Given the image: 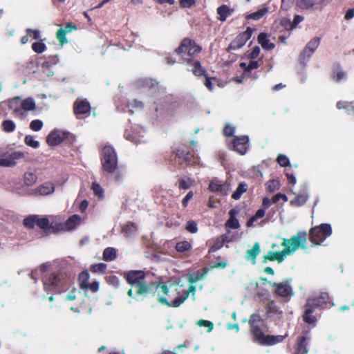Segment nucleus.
I'll return each instance as SVG.
<instances>
[{
	"label": "nucleus",
	"instance_id": "f257e3e1",
	"mask_svg": "<svg viewBox=\"0 0 354 354\" xmlns=\"http://www.w3.org/2000/svg\"><path fill=\"white\" fill-rule=\"evenodd\" d=\"M307 232L299 230L297 234L292 236L290 239H283L281 245L284 246L282 251H268L263 257L262 263H266L268 261H277L282 263L287 255L292 254L299 248H306Z\"/></svg>",
	"mask_w": 354,
	"mask_h": 354
},
{
	"label": "nucleus",
	"instance_id": "f03ea898",
	"mask_svg": "<svg viewBox=\"0 0 354 354\" xmlns=\"http://www.w3.org/2000/svg\"><path fill=\"white\" fill-rule=\"evenodd\" d=\"M127 281L131 288L127 291V295L131 298L135 296L146 297L152 290L153 286L145 283V274L140 270H132L127 274Z\"/></svg>",
	"mask_w": 354,
	"mask_h": 354
},
{
	"label": "nucleus",
	"instance_id": "7ed1b4c3",
	"mask_svg": "<svg viewBox=\"0 0 354 354\" xmlns=\"http://www.w3.org/2000/svg\"><path fill=\"white\" fill-rule=\"evenodd\" d=\"M189 281L192 283L189 285L188 290L186 292L185 295L176 297L171 302H169L166 299L165 296L168 295L169 289L167 286L165 284L159 283L156 286V290L157 291L158 295V301L162 305H165L168 307L177 308L179 307L181 304H183L186 299L188 298L189 294H192V296H194L196 292V287L193 285L195 281L191 277L189 279Z\"/></svg>",
	"mask_w": 354,
	"mask_h": 354
},
{
	"label": "nucleus",
	"instance_id": "20e7f679",
	"mask_svg": "<svg viewBox=\"0 0 354 354\" xmlns=\"http://www.w3.org/2000/svg\"><path fill=\"white\" fill-rule=\"evenodd\" d=\"M102 165L104 171L113 173L118 167V158L115 150L110 146H106L102 149Z\"/></svg>",
	"mask_w": 354,
	"mask_h": 354
},
{
	"label": "nucleus",
	"instance_id": "39448f33",
	"mask_svg": "<svg viewBox=\"0 0 354 354\" xmlns=\"http://www.w3.org/2000/svg\"><path fill=\"white\" fill-rule=\"evenodd\" d=\"M332 234L330 224L323 223L313 227L309 232V239L315 245H320L326 238Z\"/></svg>",
	"mask_w": 354,
	"mask_h": 354
},
{
	"label": "nucleus",
	"instance_id": "423d86ee",
	"mask_svg": "<svg viewBox=\"0 0 354 354\" xmlns=\"http://www.w3.org/2000/svg\"><path fill=\"white\" fill-rule=\"evenodd\" d=\"M227 147L240 155H245L249 147V138L247 136H235L228 142Z\"/></svg>",
	"mask_w": 354,
	"mask_h": 354
},
{
	"label": "nucleus",
	"instance_id": "0eeeda50",
	"mask_svg": "<svg viewBox=\"0 0 354 354\" xmlns=\"http://www.w3.org/2000/svg\"><path fill=\"white\" fill-rule=\"evenodd\" d=\"M250 323L251 324V333L254 336V337L259 340L263 342L268 344H274L277 342H279L283 340L284 337L283 336H273V335H268L264 338V334L262 332L261 329L254 325L252 319H250Z\"/></svg>",
	"mask_w": 354,
	"mask_h": 354
},
{
	"label": "nucleus",
	"instance_id": "6e6552de",
	"mask_svg": "<svg viewBox=\"0 0 354 354\" xmlns=\"http://www.w3.org/2000/svg\"><path fill=\"white\" fill-rule=\"evenodd\" d=\"M252 34V29L248 27L245 31L236 36V37L230 43V46H228V49L237 50L241 48L251 37Z\"/></svg>",
	"mask_w": 354,
	"mask_h": 354
},
{
	"label": "nucleus",
	"instance_id": "1a4fd4ad",
	"mask_svg": "<svg viewBox=\"0 0 354 354\" xmlns=\"http://www.w3.org/2000/svg\"><path fill=\"white\" fill-rule=\"evenodd\" d=\"M292 279H288L283 282L271 283V286L275 288V293L282 297H288L292 295V289L290 285Z\"/></svg>",
	"mask_w": 354,
	"mask_h": 354
},
{
	"label": "nucleus",
	"instance_id": "9d476101",
	"mask_svg": "<svg viewBox=\"0 0 354 354\" xmlns=\"http://www.w3.org/2000/svg\"><path fill=\"white\" fill-rule=\"evenodd\" d=\"M24 153L21 151H16L11 153H5L0 158V166L12 167L17 163V160L23 158Z\"/></svg>",
	"mask_w": 354,
	"mask_h": 354
},
{
	"label": "nucleus",
	"instance_id": "9b49d317",
	"mask_svg": "<svg viewBox=\"0 0 354 354\" xmlns=\"http://www.w3.org/2000/svg\"><path fill=\"white\" fill-rule=\"evenodd\" d=\"M328 300V295L326 292H322L318 296L310 297L306 304V306L315 310L316 307H326Z\"/></svg>",
	"mask_w": 354,
	"mask_h": 354
},
{
	"label": "nucleus",
	"instance_id": "f8f14e48",
	"mask_svg": "<svg viewBox=\"0 0 354 354\" xmlns=\"http://www.w3.org/2000/svg\"><path fill=\"white\" fill-rule=\"evenodd\" d=\"M230 188V184L227 181L221 183L218 179L211 180L209 185V189L210 192H217L221 196H227Z\"/></svg>",
	"mask_w": 354,
	"mask_h": 354
},
{
	"label": "nucleus",
	"instance_id": "ddd939ff",
	"mask_svg": "<svg viewBox=\"0 0 354 354\" xmlns=\"http://www.w3.org/2000/svg\"><path fill=\"white\" fill-rule=\"evenodd\" d=\"M320 42L319 37H315L313 38L306 44V47L300 54V59L303 62L308 59L318 48Z\"/></svg>",
	"mask_w": 354,
	"mask_h": 354
},
{
	"label": "nucleus",
	"instance_id": "4468645a",
	"mask_svg": "<svg viewBox=\"0 0 354 354\" xmlns=\"http://www.w3.org/2000/svg\"><path fill=\"white\" fill-rule=\"evenodd\" d=\"M91 111V104L86 99H77L73 104V112L78 118L79 115L88 113Z\"/></svg>",
	"mask_w": 354,
	"mask_h": 354
},
{
	"label": "nucleus",
	"instance_id": "2eb2a0df",
	"mask_svg": "<svg viewBox=\"0 0 354 354\" xmlns=\"http://www.w3.org/2000/svg\"><path fill=\"white\" fill-rule=\"evenodd\" d=\"M186 47H189V56L191 57L197 55L201 50V48L198 46L194 41L191 40L189 38H185L183 39L178 47V50H182Z\"/></svg>",
	"mask_w": 354,
	"mask_h": 354
},
{
	"label": "nucleus",
	"instance_id": "dca6fc26",
	"mask_svg": "<svg viewBox=\"0 0 354 354\" xmlns=\"http://www.w3.org/2000/svg\"><path fill=\"white\" fill-rule=\"evenodd\" d=\"M82 223V218L77 214H74L68 218L64 223L60 224V229L62 230H73Z\"/></svg>",
	"mask_w": 354,
	"mask_h": 354
},
{
	"label": "nucleus",
	"instance_id": "f3484780",
	"mask_svg": "<svg viewBox=\"0 0 354 354\" xmlns=\"http://www.w3.org/2000/svg\"><path fill=\"white\" fill-rule=\"evenodd\" d=\"M66 134L59 130H54L47 137V142L49 145L56 146L59 145L65 138Z\"/></svg>",
	"mask_w": 354,
	"mask_h": 354
},
{
	"label": "nucleus",
	"instance_id": "a211bd4d",
	"mask_svg": "<svg viewBox=\"0 0 354 354\" xmlns=\"http://www.w3.org/2000/svg\"><path fill=\"white\" fill-rule=\"evenodd\" d=\"M21 97H15L12 99L9 100L8 106L13 111V113L18 117L24 118L26 117L25 113L22 111L21 106Z\"/></svg>",
	"mask_w": 354,
	"mask_h": 354
},
{
	"label": "nucleus",
	"instance_id": "6ab92c4d",
	"mask_svg": "<svg viewBox=\"0 0 354 354\" xmlns=\"http://www.w3.org/2000/svg\"><path fill=\"white\" fill-rule=\"evenodd\" d=\"M260 252V245L258 242H256L251 249L246 250L245 259L250 260L252 264H255L257 257L259 254Z\"/></svg>",
	"mask_w": 354,
	"mask_h": 354
},
{
	"label": "nucleus",
	"instance_id": "aec40b11",
	"mask_svg": "<svg viewBox=\"0 0 354 354\" xmlns=\"http://www.w3.org/2000/svg\"><path fill=\"white\" fill-rule=\"evenodd\" d=\"M258 41L262 46V48L265 50H270L273 49L275 47L274 43L270 41L268 38L267 34L264 32H261L258 36Z\"/></svg>",
	"mask_w": 354,
	"mask_h": 354
},
{
	"label": "nucleus",
	"instance_id": "412c9836",
	"mask_svg": "<svg viewBox=\"0 0 354 354\" xmlns=\"http://www.w3.org/2000/svg\"><path fill=\"white\" fill-rule=\"evenodd\" d=\"M187 64L192 66L193 68L192 69V73L196 75L201 77L202 75H206L205 70L201 66L200 62L198 61H193L190 59H187Z\"/></svg>",
	"mask_w": 354,
	"mask_h": 354
},
{
	"label": "nucleus",
	"instance_id": "4be33fe9",
	"mask_svg": "<svg viewBox=\"0 0 354 354\" xmlns=\"http://www.w3.org/2000/svg\"><path fill=\"white\" fill-rule=\"evenodd\" d=\"M237 214V211L234 209H232L230 212V218L227 221L225 225L226 227L231 229H238L240 227L239 221L235 218V215Z\"/></svg>",
	"mask_w": 354,
	"mask_h": 354
},
{
	"label": "nucleus",
	"instance_id": "5701e85b",
	"mask_svg": "<svg viewBox=\"0 0 354 354\" xmlns=\"http://www.w3.org/2000/svg\"><path fill=\"white\" fill-rule=\"evenodd\" d=\"M233 12V10L226 5H222L217 8V13L219 15L218 19L221 21L226 20L228 16H230Z\"/></svg>",
	"mask_w": 354,
	"mask_h": 354
},
{
	"label": "nucleus",
	"instance_id": "b1692460",
	"mask_svg": "<svg viewBox=\"0 0 354 354\" xmlns=\"http://www.w3.org/2000/svg\"><path fill=\"white\" fill-rule=\"evenodd\" d=\"M21 106L22 111L24 112L35 111L36 109L35 102L32 97H27L25 100H22L21 102Z\"/></svg>",
	"mask_w": 354,
	"mask_h": 354
},
{
	"label": "nucleus",
	"instance_id": "393cba45",
	"mask_svg": "<svg viewBox=\"0 0 354 354\" xmlns=\"http://www.w3.org/2000/svg\"><path fill=\"white\" fill-rule=\"evenodd\" d=\"M38 192L41 195H48L55 191V186L53 183L47 182L37 188Z\"/></svg>",
	"mask_w": 354,
	"mask_h": 354
},
{
	"label": "nucleus",
	"instance_id": "a878e982",
	"mask_svg": "<svg viewBox=\"0 0 354 354\" xmlns=\"http://www.w3.org/2000/svg\"><path fill=\"white\" fill-rule=\"evenodd\" d=\"M306 337H301L298 339L297 353L296 354H308Z\"/></svg>",
	"mask_w": 354,
	"mask_h": 354
},
{
	"label": "nucleus",
	"instance_id": "bb28decb",
	"mask_svg": "<svg viewBox=\"0 0 354 354\" xmlns=\"http://www.w3.org/2000/svg\"><path fill=\"white\" fill-rule=\"evenodd\" d=\"M314 312L313 309L306 306V310L304 314L303 315L304 321L309 324H314L317 322V319L315 316L312 315V313Z\"/></svg>",
	"mask_w": 354,
	"mask_h": 354
},
{
	"label": "nucleus",
	"instance_id": "cd10ccee",
	"mask_svg": "<svg viewBox=\"0 0 354 354\" xmlns=\"http://www.w3.org/2000/svg\"><path fill=\"white\" fill-rule=\"evenodd\" d=\"M117 257L116 250L113 248H106L103 252V259L106 261H111Z\"/></svg>",
	"mask_w": 354,
	"mask_h": 354
},
{
	"label": "nucleus",
	"instance_id": "c85d7f7f",
	"mask_svg": "<svg viewBox=\"0 0 354 354\" xmlns=\"http://www.w3.org/2000/svg\"><path fill=\"white\" fill-rule=\"evenodd\" d=\"M61 280L59 274H53L46 280L44 283L45 288L47 286L57 287Z\"/></svg>",
	"mask_w": 354,
	"mask_h": 354
},
{
	"label": "nucleus",
	"instance_id": "c756f323",
	"mask_svg": "<svg viewBox=\"0 0 354 354\" xmlns=\"http://www.w3.org/2000/svg\"><path fill=\"white\" fill-rule=\"evenodd\" d=\"M248 186L245 183H239L236 191L232 194V198L234 200H238L241 198L243 193L247 191Z\"/></svg>",
	"mask_w": 354,
	"mask_h": 354
},
{
	"label": "nucleus",
	"instance_id": "7c9ffc66",
	"mask_svg": "<svg viewBox=\"0 0 354 354\" xmlns=\"http://www.w3.org/2000/svg\"><path fill=\"white\" fill-rule=\"evenodd\" d=\"M89 274L88 271L82 272L79 275L80 286L82 289H85L88 284Z\"/></svg>",
	"mask_w": 354,
	"mask_h": 354
},
{
	"label": "nucleus",
	"instance_id": "2f4dec72",
	"mask_svg": "<svg viewBox=\"0 0 354 354\" xmlns=\"http://www.w3.org/2000/svg\"><path fill=\"white\" fill-rule=\"evenodd\" d=\"M37 180V175L34 172L28 171V172L25 173L24 181L27 185H28V186L32 185L33 184H35L36 183Z\"/></svg>",
	"mask_w": 354,
	"mask_h": 354
},
{
	"label": "nucleus",
	"instance_id": "473e14b6",
	"mask_svg": "<svg viewBox=\"0 0 354 354\" xmlns=\"http://www.w3.org/2000/svg\"><path fill=\"white\" fill-rule=\"evenodd\" d=\"M297 6L301 9H309L316 3L315 0H297Z\"/></svg>",
	"mask_w": 354,
	"mask_h": 354
},
{
	"label": "nucleus",
	"instance_id": "72a5a7b5",
	"mask_svg": "<svg viewBox=\"0 0 354 354\" xmlns=\"http://www.w3.org/2000/svg\"><path fill=\"white\" fill-rule=\"evenodd\" d=\"M2 127L4 131L11 133L15 130L16 125L12 120H6L2 122Z\"/></svg>",
	"mask_w": 354,
	"mask_h": 354
},
{
	"label": "nucleus",
	"instance_id": "f704fd0d",
	"mask_svg": "<svg viewBox=\"0 0 354 354\" xmlns=\"http://www.w3.org/2000/svg\"><path fill=\"white\" fill-rule=\"evenodd\" d=\"M268 12V9L264 8L259 10L257 12L250 14L248 15V19H251L254 20H259L262 18L266 13Z\"/></svg>",
	"mask_w": 354,
	"mask_h": 354
},
{
	"label": "nucleus",
	"instance_id": "c9c22d12",
	"mask_svg": "<svg viewBox=\"0 0 354 354\" xmlns=\"http://www.w3.org/2000/svg\"><path fill=\"white\" fill-rule=\"evenodd\" d=\"M36 220L37 215H31L26 218L24 220L23 223L26 227L32 229L36 225Z\"/></svg>",
	"mask_w": 354,
	"mask_h": 354
},
{
	"label": "nucleus",
	"instance_id": "e433bc0d",
	"mask_svg": "<svg viewBox=\"0 0 354 354\" xmlns=\"http://www.w3.org/2000/svg\"><path fill=\"white\" fill-rule=\"evenodd\" d=\"M36 221V225L44 230L46 229L50 224V221L46 217H40L39 216L37 215Z\"/></svg>",
	"mask_w": 354,
	"mask_h": 354
},
{
	"label": "nucleus",
	"instance_id": "4c0bfd02",
	"mask_svg": "<svg viewBox=\"0 0 354 354\" xmlns=\"http://www.w3.org/2000/svg\"><path fill=\"white\" fill-rule=\"evenodd\" d=\"M66 32L62 28H59L56 32V37L61 45H64V44H66L68 42V40L66 37Z\"/></svg>",
	"mask_w": 354,
	"mask_h": 354
},
{
	"label": "nucleus",
	"instance_id": "58836bf2",
	"mask_svg": "<svg viewBox=\"0 0 354 354\" xmlns=\"http://www.w3.org/2000/svg\"><path fill=\"white\" fill-rule=\"evenodd\" d=\"M25 143L34 149H36L39 147V143L38 141L35 140L34 136L28 135L25 137L24 139Z\"/></svg>",
	"mask_w": 354,
	"mask_h": 354
},
{
	"label": "nucleus",
	"instance_id": "ea45409f",
	"mask_svg": "<svg viewBox=\"0 0 354 354\" xmlns=\"http://www.w3.org/2000/svg\"><path fill=\"white\" fill-rule=\"evenodd\" d=\"M191 248V244L188 241H181L176 244V249L178 252H185Z\"/></svg>",
	"mask_w": 354,
	"mask_h": 354
},
{
	"label": "nucleus",
	"instance_id": "a19ab883",
	"mask_svg": "<svg viewBox=\"0 0 354 354\" xmlns=\"http://www.w3.org/2000/svg\"><path fill=\"white\" fill-rule=\"evenodd\" d=\"M32 48L35 53H41L46 50V46L44 43L37 41L32 44Z\"/></svg>",
	"mask_w": 354,
	"mask_h": 354
},
{
	"label": "nucleus",
	"instance_id": "79ce46f5",
	"mask_svg": "<svg viewBox=\"0 0 354 354\" xmlns=\"http://www.w3.org/2000/svg\"><path fill=\"white\" fill-rule=\"evenodd\" d=\"M196 324L199 326L207 327V332H211L213 330V328H214L213 322H212L210 321H208V320L200 319V320H198L196 322Z\"/></svg>",
	"mask_w": 354,
	"mask_h": 354
},
{
	"label": "nucleus",
	"instance_id": "37998d69",
	"mask_svg": "<svg viewBox=\"0 0 354 354\" xmlns=\"http://www.w3.org/2000/svg\"><path fill=\"white\" fill-rule=\"evenodd\" d=\"M106 269V265L104 263H97L91 267V270L93 272H103Z\"/></svg>",
	"mask_w": 354,
	"mask_h": 354
},
{
	"label": "nucleus",
	"instance_id": "c03bdc74",
	"mask_svg": "<svg viewBox=\"0 0 354 354\" xmlns=\"http://www.w3.org/2000/svg\"><path fill=\"white\" fill-rule=\"evenodd\" d=\"M43 122L40 120H34L30 124V128L35 131H38L41 129Z\"/></svg>",
	"mask_w": 354,
	"mask_h": 354
},
{
	"label": "nucleus",
	"instance_id": "a18cd8bd",
	"mask_svg": "<svg viewBox=\"0 0 354 354\" xmlns=\"http://www.w3.org/2000/svg\"><path fill=\"white\" fill-rule=\"evenodd\" d=\"M277 161L279 165L281 167H286L290 165L289 159L287 156L283 154H279L277 158Z\"/></svg>",
	"mask_w": 354,
	"mask_h": 354
},
{
	"label": "nucleus",
	"instance_id": "49530a36",
	"mask_svg": "<svg viewBox=\"0 0 354 354\" xmlns=\"http://www.w3.org/2000/svg\"><path fill=\"white\" fill-rule=\"evenodd\" d=\"M122 230L128 236L132 234L136 230V225L135 224H128L123 227Z\"/></svg>",
	"mask_w": 354,
	"mask_h": 354
},
{
	"label": "nucleus",
	"instance_id": "de8ad7c7",
	"mask_svg": "<svg viewBox=\"0 0 354 354\" xmlns=\"http://www.w3.org/2000/svg\"><path fill=\"white\" fill-rule=\"evenodd\" d=\"M279 183L277 180H271L268 182L267 189L269 192H274V190L279 189Z\"/></svg>",
	"mask_w": 354,
	"mask_h": 354
},
{
	"label": "nucleus",
	"instance_id": "09e8293b",
	"mask_svg": "<svg viewBox=\"0 0 354 354\" xmlns=\"http://www.w3.org/2000/svg\"><path fill=\"white\" fill-rule=\"evenodd\" d=\"M92 189L93 190L95 194L98 196L100 198L103 196V189L98 183H93L92 185Z\"/></svg>",
	"mask_w": 354,
	"mask_h": 354
},
{
	"label": "nucleus",
	"instance_id": "8fccbe9b",
	"mask_svg": "<svg viewBox=\"0 0 354 354\" xmlns=\"http://www.w3.org/2000/svg\"><path fill=\"white\" fill-rule=\"evenodd\" d=\"M186 230L191 233H196L198 231L197 223L193 221H188Z\"/></svg>",
	"mask_w": 354,
	"mask_h": 354
},
{
	"label": "nucleus",
	"instance_id": "3c124183",
	"mask_svg": "<svg viewBox=\"0 0 354 354\" xmlns=\"http://www.w3.org/2000/svg\"><path fill=\"white\" fill-rule=\"evenodd\" d=\"M235 128L229 124H227L223 129V134L227 137H231L234 135Z\"/></svg>",
	"mask_w": 354,
	"mask_h": 354
},
{
	"label": "nucleus",
	"instance_id": "603ef678",
	"mask_svg": "<svg viewBox=\"0 0 354 354\" xmlns=\"http://www.w3.org/2000/svg\"><path fill=\"white\" fill-rule=\"evenodd\" d=\"M192 185V182L189 179L184 180L181 179L179 181V187L181 189H187L189 188Z\"/></svg>",
	"mask_w": 354,
	"mask_h": 354
},
{
	"label": "nucleus",
	"instance_id": "864d4df0",
	"mask_svg": "<svg viewBox=\"0 0 354 354\" xmlns=\"http://www.w3.org/2000/svg\"><path fill=\"white\" fill-rule=\"evenodd\" d=\"M196 3V0H180V6L182 8H190Z\"/></svg>",
	"mask_w": 354,
	"mask_h": 354
},
{
	"label": "nucleus",
	"instance_id": "5fc2aeb1",
	"mask_svg": "<svg viewBox=\"0 0 354 354\" xmlns=\"http://www.w3.org/2000/svg\"><path fill=\"white\" fill-rule=\"evenodd\" d=\"M85 289L90 290L93 292H96L99 289V282L96 281H93L91 283H88Z\"/></svg>",
	"mask_w": 354,
	"mask_h": 354
},
{
	"label": "nucleus",
	"instance_id": "6e6d98bb",
	"mask_svg": "<svg viewBox=\"0 0 354 354\" xmlns=\"http://www.w3.org/2000/svg\"><path fill=\"white\" fill-rule=\"evenodd\" d=\"M281 24L283 26L286 30H292V22L289 19H283L281 21Z\"/></svg>",
	"mask_w": 354,
	"mask_h": 354
},
{
	"label": "nucleus",
	"instance_id": "4d7b16f0",
	"mask_svg": "<svg viewBox=\"0 0 354 354\" xmlns=\"http://www.w3.org/2000/svg\"><path fill=\"white\" fill-rule=\"evenodd\" d=\"M223 245V241H221L220 239H218L216 243L211 247L209 249L210 252H215L220 248H221Z\"/></svg>",
	"mask_w": 354,
	"mask_h": 354
},
{
	"label": "nucleus",
	"instance_id": "13d9d810",
	"mask_svg": "<svg viewBox=\"0 0 354 354\" xmlns=\"http://www.w3.org/2000/svg\"><path fill=\"white\" fill-rule=\"evenodd\" d=\"M259 66L260 64L258 61H250L248 64L246 71L250 72L251 71L257 68Z\"/></svg>",
	"mask_w": 354,
	"mask_h": 354
},
{
	"label": "nucleus",
	"instance_id": "bf43d9fd",
	"mask_svg": "<svg viewBox=\"0 0 354 354\" xmlns=\"http://www.w3.org/2000/svg\"><path fill=\"white\" fill-rule=\"evenodd\" d=\"M280 199H283L284 201H287L288 197L283 194H277L272 197V203H277Z\"/></svg>",
	"mask_w": 354,
	"mask_h": 354
},
{
	"label": "nucleus",
	"instance_id": "052dcab7",
	"mask_svg": "<svg viewBox=\"0 0 354 354\" xmlns=\"http://www.w3.org/2000/svg\"><path fill=\"white\" fill-rule=\"evenodd\" d=\"M64 30L68 33V32H71L72 30H77V26L75 24H72V23H67L66 25H65V28H63Z\"/></svg>",
	"mask_w": 354,
	"mask_h": 354
},
{
	"label": "nucleus",
	"instance_id": "680f3d73",
	"mask_svg": "<svg viewBox=\"0 0 354 354\" xmlns=\"http://www.w3.org/2000/svg\"><path fill=\"white\" fill-rule=\"evenodd\" d=\"M346 77V74L343 71H337L336 73V74H335L333 77V78L336 81V82H339L340 80H342V79H344V77Z\"/></svg>",
	"mask_w": 354,
	"mask_h": 354
},
{
	"label": "nucleus",
	"instance_id": "e2e57ef3",
	"mask_svg": "<svg viewBox=\"0 0 354 354\" xmlns=\"http://www.w3.org/2000/svg\"><path fill=\"white\" fill-rule=\"evenodd\" d=\"M304 20V17L300 15H295L292 22V28H295L297 25Z\"/></svg>",
	"mask_w": 354,
	"mask_h": 354
},
{
	"label": "nucleus",
	"instance_id": "0e129e2a",
	"mask_svg": "<svg viewBox=\"0 0 354 354\" xmlns=\"http://www.w3.org/2000/svg\"><path fill=\"white\" fill-rule=\"evenodd\" d=\"M259 53H260V48L259 46H255L252 49V50L250 53L249 57L251 59H255V58H257L259 55Z\"/></svg>",
	"mask_w": 354,
	"mask_h": 354
},
{
	"label": "nucleus",
	"instance_id": "69168bd1",
	"mask_svg": "<svg viewBox=\"0 0 354 354\" xmlns=\"http://www.w3.org/2000/svg\"><path fill=\"white\" fill-rule=\"evenodd\" d=\"M27 32L28 35L30 37H32L34 39H38L40 35L39 31L37 30L28 29Z\"/></svg>",
	"mask_w": 354,
	"mask_h": 354
},
{
	"label": "nucleus",
	"instance_id": "338daca9",
	"mask_svg": "<svg viewBox=\"0 0 354 354\" xmlns=\"http://www.w3.org/2000/svg\"><path fill=\"white\" fill-rule=\"evenodd\" d=\"M193 192L192 191L189 192L185 197L183 200V205L186 207L187 205L188 201L191 200L193 197Z\"/></svg>",
	"mask_w": 354,
	"mask_h": 354
},
{
	"label": "nucleus",
	"instance_id": "774afa93",
	"mask_svg": "<svg viewBox=\"0 0 354 354\" xmlns=\"http://www.w3.org/2000/svg\"><path fill=\"white\" fill-rule=\"evenodd\" d=\"M354 17V8L348 9L344 16L346 20H350Z\"/></svg>",
	"mask_w": 354,
	"mask_h": 354
}]
</instances>
